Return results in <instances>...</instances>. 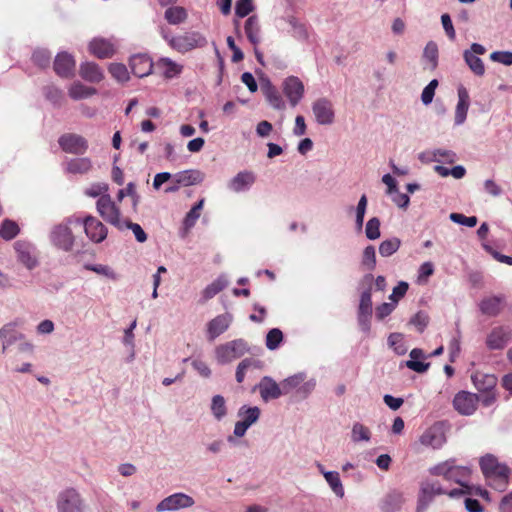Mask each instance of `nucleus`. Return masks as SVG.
I'll return each instance as SVG.
<instances>
[{"label": "nucleus", "mask_w": 512, "mask_h": 512, "mask_svg": "<svg viewBox=\"0 0 512 512\" xmlns=\"http://www.w3.org/2000/svg\"><path fill=\"white\" fill-rule=\"evenodd\" d=\"M512 340V330L509 327H495L488 334L486 345L491 350H501Z\"/></svg>", "instance_id": "nucleus-21"}, {"label": "nucleus", "mask_w": 512, "mask_h": 512, "mask_svg": "<svg viewBox=\"0 0 512 512\" xmlns=\"http://www.w3.org/2000/svg\"><path fill=\"white\" fill-rule=\"evenodd\" d=\"M79 76L86 82L98 84L105 79V72L94 61H83L79 65Z\"/></svg>", "instance_id": "nucleus-22"}, {"label": "nucleus", "mask_w": 512, "mask_h": 512, "mask_svg": "<svg viewBox=\"0 0 512 512\" xmlns=\"http://www.w3.org/2000/svg\"><path fill=\"white\" fill-rule=\"evenodd\" d=\"M457 97L458 101L455 107L454 124L460 126L466 121L470 106V96L467 88L460 85L457 89Z\"/></svg>", "instance_id": "nucleus-23"}, {"label": "nucleus", "mask_w": 512, "mask_h": 512, "mask_svg": "<svg viewBox=\"0 0 512 512\" xmlns=\"http://www.w3.org/2000/svg\"><path fill=\"white\" fill-rule=\"evenodd\" d=\"M97 212L109 224L123 229V222L121 220L120 209L112 201L109 194L102 195L98 198L96 203Z\"/></svg>", "instance_id": "nucleus-8"}, {"label": "nucleus", "mask_w": 512, "mask_h": 512, "mask_svg": "<svg viewBox=\"0 0 512 512\" xmlns=\"http://www.w3.org/2000/svg\"><path fill=\"white\" fill-rule=\"evenodd\" d=\"M68 223H76L77 225H83L86 236L94 243L103 242L108 234L106 226L97 218L91 215H87L83 218L76 215H72L68 217Z\"/></svg>", "instance_id": "nucleus-4"}, {"label": "nucleus", "mask_w": 512, "mask_h": 512, "mask_svg": "<svg viewBox=\"0 0 512 512\" xmlns=\"http://www.w3.org/2000/svg\"><path fill=\"white\" fill-rule=\"evenodd\" d=\"M307 378L306 373L299 372L292 376L287 377L281 382V386L284 394H289L292 391L298 392L299 386L303 383V381Z\"/></svg>", "instance_id": "nucleus-41"}, {"label": "nucleus", "mask_w": 512, "mask_h": 512, "mask_svg": "<svg viewBox=\"0 0 512 512\" xmlns=\"http://www.w3.org/2000/svg\"><path fill=\"white\" fill-rule=\"evenodd\" d=\"M210 410L216 421H222L228 413L226 400L222 395H214L211 399Z\"/></svg>", "instance_id": "nucleus-37"}, {"label": "nucleus", "mask_w": 512, "mask_h": 512, "mask_svg": "<svg viewBox=\"0 0 512 512\" xmlns=\"http://www.w3.org/2000/svg\"><path fill=\"white\" fill-rule=\"evenodd\" d=\"M14 249L17 254V260L28 270H33L39 265L36 248L33 244L26 241H16Z\"/></svg>", "instance_id": "nucleus-13"}, {"label": "nucleus", "mask_w": 512, "mask_h": 512, "mask_svg": "<svg viewBox=\"0 0 512 512\" xmlns=\"http://www.w3.org/2000/svg\"><path fill=\"white\" fill-rule=\"evenodd\" d=\"M165 18L171 24H179L186 20L187 12L180 6L170 7L165 11Z\"/></svg>", "instance_id": "nucleus-50"}, {"label": "nucleus", "mask_w": 512, "mask_h": 512, "mask_svg": "<svg viewBox=\"0 0 512 512\" xmlns=\"http://www.w3.org/2000/svg\"><path fill=\"white\" fill-rule=\"evenodd\" d=\"M204 178V173L197 169L180 171L172 176L173 182L181 186L199 184L204 180Z\"/></svg>", "instance_id": "nucleus-28"}, {"label": "nucleus", "mask_w": 512, "mask_h": 512, "mask_svg": "<svg viewBox=\"0 0 512 512\" xmlns=\"http://www.w3.org/2000/svg\"><path fill=\"white\" fill-rule=\"evenodd\" d=\"M282 341H283L282 331L278 328H273L268 331V333L266 335L265 344L269 350H275L280 346Z\"/></svg>", "instance_id": "nucleus-54"}, {"label": "nucleus", "mask_w": 512, "mask_h": 512, "mask_svg": "<svg viewBox=\"0 0 512 512\" xmlns=\"http://www.w3.org/2000/svg\"><path fill=\"white\" fill-rule=\"evenodd\" d=\"M446 442V436L441 424L436 423L427 428L419 437V443L432 449H440Z\"/></svg>", "instance_id": "nucleus-15"}, {"label": "nucleus", "mask_w": 512, "mask_h": 512, "mask_svg": "<svg viewBox=\"0 0 512 512\" xmlns=\"http://www.w3.org/2000/svg\"><path fill=\"white\" fill-rule=\"evenodd\" d=\"M312 112L319 125L329 126L335 121L333 103L326 97L318 98L312 103Z\"/></svg>", "instance_id": "nucleus-11"}, {"label": "nucleus", "mask_w": 512, "mask_h": 512, "mask_svg": "<svg viewBox=\"0 0 512 512\" xmlns=\"http://www.w3.org/2000/svg\"><path fill=\"white\" fill-rule=\"evenodd\" d=\"M76 223H68V217L61 223L55 225L49 234L51 244L64 252L72 251L75 244V236L70 228Z\"/></svg>", "instance_id": "nucleus-5"}, {"label": "nucleus", "mask_w": 512, "mask_h": 512, "mask_svg": "<svg viewBox=\"0 0 512 512\" xmlns=\"http://www.w3.org/2000/svg\"><path fill=\"white\" fill-rule=\"evenodd\" d=\"M20 232L16 222L5 219L0 226V236L6 241L14 239Z\"/></svg>", "instance_id": "nucleus-45"}, {"label": "nucleus", "mask_w": 512, "mask_h": 512, "mask_svg": "<svg viewBox=\"0 0 512 512\" xmlns=\"http://www.w3.org/2000/svg\"><path fill=\"white\" fill-rule=\"evenodd\" d=\"M427 156L429 161L440 162L444 161L446 163H453L456 160V154L447 149H435L431 152L424 153L420 156V159H423Z\"/></svg>", "instance_id": "nucleus-40"}, {"label": "nucleus", "mask_w": 512, "mask_h": 512, "mask_svg": "<svg viewBox=\"0 0 512 512\" xmlns=\"http://www.w3.org/2000/svg\"><path fill=\"white\" fill-rule=\"evenodd\" d=\"M44 96L48 101L56 106H60L64 100L63 91L53 85H49L44 88Z\"/></svg>", "instance_id": "nucleus-52"}, {"label": "nucleus", "mask_w": 512, "mask_h": 512, "mask_svg": "<svg viewBox=\"0 0 512 512\" xmlns=\"http://www.w3.org/2000/svg\"><path fill=\"white\" fill-rule=\"evenodd\" d=\"M450 220L454 223L467 226V227H474L476 226L478 219L476 216H465L460 213H451L449 216Z\"/></svg>", "instance_id": "nucleus-62"}, {"label": "nucleus", "mask_w": 512, "mask_h": 512, "mask_svg": "<svg viewBox=\"0 0 512 512\" xmlns=\"http://www.w3.org/2000/svg\"><path fill=\"white\" fill-rule=\"evenodd\" d=\"M58 143L64 152L70 154H84L88 149L87 140L83 136L74 133L62 135Z\"/></svg>", "instance_id": "nucleus-16"}, {"label": "nucleus", "mask_w": 512, "mask_h": 512, "mask_svg": "<svg viewBox=\"0 0 512 512\" xmlns=\"http://www.w3.org/2000/svg\"><path fill=\"white\" fill-rule=\"evenodd\" d=\"M232 322L233 315L228 312L211 319L206 326L208 340L214 341L217 337L228 330Z\"/></svg>", "instance_id": "nucleus-19"}, {"label": "nucleus", "mask_w": 512, "mask_h": 512, "mask_svg": "<svg viewBox=\"0 0 512 512\" xmlns=\"http://www.w3.org/2000/svg\"><path fill=\"white\" fill-rule=\"evenodd\" d=\"M480 467L489 482L495 490L504 491L508 484L509 469L501 464L491 454H487L480 459Z\"/></svg>", "instance_id": "nucleus-1"}, {"label": "nucleus", "mask_w": 512, "mask_h": 512, "mask_svg": "<svg viewBox=\"0 0 512 512\" xmlns=\"http://www.w3.org/2000/svg\"><path fill=\"white\" fill-rule=\"evenodd\" d=\"M479 398L477 394L461 391L453 399V406L462 415H472L477 408Z\"/></svg>", "instance_id": "nucleus-17"}, {"label": "nucleus", "mask_w": 512, "mask_h": 512, "mask_svg": "<svg viewBox=\"0 0 512 512\" xmlns=\"http://www.w3.org/2000/svg\"><path fill=\"white\" fill-rule=\"evenodd\" d=\"M439 50L435 42H428L423 51L424 69L434 70L438 65Z\"/></svg>", "instance_id": "nucleus-31"}, {"label": "nucleus", "mask_w": 512, "mask_h": 512, "mask_svg": "<svg viewBox=\"0 0 512 512\" xmlns=\"http://www.w3.org/2000/svg\"><path fill=\"white\" fill-rule=\"evenodd\" d=\"M454 463H455L454 459L446 460L444 462H441V463L429 468V473L434 476H442L446 480H449L450 475L452 473Z\"/></svg>", "instance_id": "nucleus-47"}, {"label": "nucleus", "mask_w": 512, "mask_h": 512, "mask_svg": "<svg viewBox=\"0 0 512 512\" xmlns=\"http://www.w3.org/2000/svg\"><path fill=\"white\" fill-rule=\"evenodd\" d=\"M501 299L498 297H489L481 301L480 310L483 314L495 316L500 311Z\"/></svg>", "instance_id": "nucleus-48"}, {"label": "nucleus", "mask_w": 512, "mask_h": 512, "mask_svg": "<svg viewBox=\"0 0 512 512\" xmlns=\"http://www.w3.org/2000/svg\"><path fill=\"white\" fill-rule=\"evenodd\" d=\"M367 209V197L366 195H362L358 201L357 207L355 209V222L356 227L360 230L363 227L364 217Z\"/></svg>", "instance_id": "nucleus-55"}, {"label": "nucleus", "mask_w": 512, "mask_h": 512, "mask_svg": "<svg viewBox=\"0 0 512 512\" xmlns=\"http://www.w3.org/2000/svg\"><path fill=\"white\" fill-rule=\"evenodd\" d=\"M255 182V173L249 170H243L228 181L227 188L234 193H243L250 190Z\"/></svg>", "instance_id": "nucleus-20"}, {"label": "nucleus", "mask_w": 512, "mask_h": 512, "mask_svg": "<svg viewBox=\"0 0 512 512\" xmlns=\"http://www.w3.org/2000/svg\"><path fill=\"white\" fill-rule=\"evenodd\" d=\"M486 48L478 43H473L469 49L464 50L463 59L470 71L477 77L485 74V65L480 56L486 53Z\"/></svg>", "instance_id": "nucleus-10"}, {"label": "nucleus", "mask_w": 512, "mask_h": 512, "mask_svg": "<svg viewBox=\"0 0 512 512\" xmlns=\"http://www.w3.org/2000/svg\"><path fill=\"white\" fill-rule=\"evenodd\" d=\"M490 59L493 62H498L505 66H510V65H512V52L511 51H494L490 54Z\"/></svg>", "instance_id": "nucleus-64"}, {"label": "nucleus", "mask_w": 512, "mask_h": 512, "mask_svg": "<svg viewBox=\"0 0 512 512\" xmlns=\"http://www.w3.org/2000/svg\"><path fill=\"white\" fill-rule=\"evenodd\" d=\"M89 53L97 59H111L119 50V42L115 38L94 37L88 43Z\"/></svg>", "instance_id": "nucleus-6"}, {"label": "nucleus", "mask_w": 512, "mask_h": 512, "mask_svg": "<svg viewBox=\"0 0 512 512\" xmlns=\"http://www.w3.org/2000/svg\"><path fill=\"white\" fill-rule=\"evenodd\" d=\"M204 205V199H201L196 203L190 211L186 214L183 225L186 230H190L200 217V212Z\"/></svg>", "instance_id": "nucleus-51"}, {"label": "nucleus", "mask_w": 512, "mask_h": 512, "mask_svg": "<svg viewBox=\"0 0 512 512\" xmlns=\"http://www.w3.org/2000/svg\"><path fill=\"white\" fill-rule=\"evenodd\" d=\"M262 363L252 358L243 359L236 368L235 378L238 383H242L245 379L246 372L250 369H261Z\"/></svg>", "instance_id": "nucleus-39"}, {"label": "nucleus", "mask_w": 512, "mask_h": 512, "mask_svg": "<svg viewBox=\"0 0 512 512\" xmlns=\"http://www.w3.org/2000/svg\"><path fill=\"white\" fill-rule=\"evenodd\" d=\"M351 440L354 443L369 442L371 440V431L360 422H355L351 429Z\"/></svg>", "instance_id": "nucleus-42"}, {"label": "nucleus", "mask_w": 512, "mask_h": 512, "mask_svg": "<svg viewBox=\"0 0 512 512\" xmlns=\"http://www.w3.org/2000/svg\"><path fill=\"white\" fill-rule=\"evenodd\" d=\"M22 336L18 335L13 324L9 323L0 328V341L2 343V351L5 352L8 347L13 345Z\"/></svg>", "instance_id": "nucleus-34"}, {"label": "nucleus", "mask_w": 512, "mask_h": 512, "mask_svg": "<svg viewBox=\"0 0 512 512\" xmlns=\"http://www.w3.org/2000/svg\"><path fill=\"white\" fill-rule=\"evenodd\" d=\"M324 478L328 485L330 486L331 490L334 492V494L339 498H343L345 492L339 473L336 471L325 472Z\"/></svg>", "instance_id": "nucleus-43"}, {"label": "nucleus", "mask_w": 512, "mask_h": 512, "mask_svg": "<svg viewBox=\"0 0 512 512\" xmlns=\"http://www.w3.org/2000/svg\"><path fill=\"white\" fill-rule=\"evenodd\" d=\"M388 344L398 355H403L407 351V347L403 343V335L400 333L390 334L388 337Z\"/></svg>", "instance_id": "nucleus-57"}, {"label": "nucleus", "mask_w": 512, "mask_h": 512, "mask_svg": "<svg viewBox=\"0 0 512 512\" xmlns=\"http://www.w3.org/2000/svg\"><path fill=\"white\" fill-rule=\"evenodd\" d=\"M361 264L366 270L371 271L375 269L376 252L375 248L372 245L365 247V249L363 250Z\"/></svg>", "instance_id": "nucleus-53"}, {"label": "nucleus", "mask_w": 512, "mask_h": 512, "mask_svg": "<svg viewBox=\"0 0 512 512\" xmlns=\"http://www.w3.org/2000/svg\"><path fill=\"white\" fill-rule=\"evenodd\" d=\"M67 93L72 100L80 101L96 95L97 89L76 80L67 87Z\"/></svg>", "instance_id": "nucleus-27"}, {"label": "nucleus", "mask_w": 512, "mask_h": 512, "mask_svg": "<svg viewBox=\"0 0 512 512\" xmlns=\"http://www.w3.org/2000/svg\"><path fill=\"white\" fill-rule=\"evenodd\" d=\"M129 66L136 77L143 78L153 72L154 64L148 54L137 53L129 58Z\"/></svg>", "instance_id": "nucleus-18"}, {"label": "nucleus", "mask_w": 512, "mask_h": 512, "mask_svg": "<svg viewBox=\"0 0 512 512\" xmlns=\"http://www.w3.org/2000/svg\"><path fill=\"white\" fill-rule=\"evenodd\" d=\"M470 475V469L467 466H459L454 463L452 473L450 475L449 481H454L461 485L462 487H468V477Z\"/></svg>", "instance_id": "nucleus-44"}, {"label": "nucleus", "mask_w": 512, "mask_h": 512, "mask_svg": "<svg viewBox=\"0 0 512 512\" xmlns=\"http://www.w3.org/2000/svg\"><path fill=\"white\" fill-rule=\"evenodd\" d=\"M51 55L46 49H37L32 55L33 62L39 67H46L50 63Z\"/></svg>", "instance_id": "nucleus-63"}, {"label": "nucleus", "mask_w": 512, "mask_h": 512, "mask_svg": "<svg viewBox=\"0 0 512 512\" xmlns=\"http://www.w3.org/2000/svg\"><path fill=\"white\" fill-rule=\"evenodd\" d=\"M108 185L105 183H93L84 190V194L88 197L96 198L107 194Z\"/></svg>", "instance_id": "nucleus-61"}, {"label": "nucleus", "mask_w": 512, "mask_h": 512, "mask_svg": "<svg viewBox=\"0 0 512 512\" xmlns=\"http://www.w3.org/2000/svg\"><path fill=\"white\" fill-rule=\"evenodd\" d=\"M195 504V500L192 496L183 492H177L165 497L161 500L157 506V512H174L182 509H187Z\"/></svg>", "instance_id": "nucleus-9"}, {"label": "nucleus", "mask_w": 512, "mask_h": 512, "mask_svg": "<svg viewBox=\"0 0 512 512\" xmlns=\"http://www.w3.org/2000/svg\"><path fill=\"white\" fill-rule=\"evenodd\" d=\"M434 273V265L432 262L427 261L420 265L418 269L417 282L419 284H425L428 278Z\"/></svg>", "instance_id": "nucleus-58"}, {"label": "nucleus", "mask_w": 512, "mask_h": 512, "mask_svg": "<svg viewBox=\"0 0 512 512\" xmlns=\"http://www.w3.org/2000/svg\"><path fill=\"white\" fill-rule=\"evenodd\" d=\"M156 69L160 70L166 78H173L182 71V66L172 61L170 58H161L155 64Z\"/></svg>", "instance_id": "nucleus-35"}, {"label": "nucleus", "mask_w": 512, "mask_h": 512, "mask_svg": "<svg viewBox=\"0 0 512 512\" xmlns=\"http://www.w3.org/2000/svg\"><path fill=\"white\" fill-rule=\"evenodd\" d=\"M410 359L405 362V366L417 373H424L428 370L430 363L420 361L425 358L424 351L419 348H414L410 352Z\"/></svg>", "instance_id": "nucleus-30"}, {"label": "nucleus", "mask_w": 512, "mask_h": 512, "mask_svg": "<svg viewBox=\"0 0 512 512\" xmlns=\"http://www.w3.org/2000/svg\"><path fill=\"white\" fill-rule=\"evenodd\" d=\"M229 281L225 274H221L217 279H215L212 283L206 286V288L202 291V298L204 301L212 299L215 295L225 289L228 285Z\"/></svg>", "instance_id": "nucleus-33"}, {"label": "nucleus", "mask_w": 512, "mask_h": 512, "mask_svg": "<svg viewBox=\"0 0 512 512\" xmlns=\"http://www.w3.org/2000/svg\"><path fill=\"white\" fill-rule=\"evenodd\" d=\"M111 77L120 84H125L130 80V73L123 63L112 62L107 67Z\"/></svg>", "instance_id": "nucleus-38"}, {"label": "nucleus", "mask_w": 512, "mask_h": 512, "mask_svg": "<svg viewBox=\"0 0 512 512\" xmlns=\"http://www.w3.org/2000/svg\"><path fill=\"white\" fill-rule=\"evenodd\" d=\"M471 379L476 389L480 392L493 390L497 384V378L494 375L479 371L475 372Z\"/></svg>", "instance_id": "nucleus-29"}, {"label": "nucleus", "mask_w": 512, "mask_h": 512, "mask_svg": "<svg viewBox=\"0 0 512 512\" xmlns=\"http://www.w3.org/2000/svg\"><path fill=\"white\" fill-rule=\"evenodd\" d=\"M445 493L446 492L442 489L438 482H423L420 487L416 512H426L434 497Z\"/></svg>", "instance_id": "nucleus-12"}, {"label": "nucleus", "mask_w": 512, "mask_h": 512, "mask_svg": "<svg viewBox=\"0 0 512 512\" xmlns=\"http://www.w3.org/2000/svg\"><path fill=\"white\" fill-rule=\"evenodd\" d=\"M76 62L74 57L67 52H60L54 60V71L62 78L74 76Z\"/></svg>", "instance_id": "nucleus-24"}, {"label": "nucleus", "mask_w": 512, "mask_h": 512, "mask_svg": "<svg viewBox=\"0 0 512 512\" xmlns=\"http://www.w3.org/2000/svg\"><path fill=\"white\" fill-rule=\"evenodd\" d=\"M93 168L92 160L89 157L71 158L65 161L63 169L66 173L84 175Z\"/></svg>", "instance_id": "nucleus-26"}, {"label": "nucleus", "mask_w": 512, "mask_h": 512, "mask_svg": "<svg viewBox=\"0 0 512 512\" xmlns=\"http://www.w3.org/2000/svg\"><path fill=\"white\" fill-rule=\"evenodd\" d=\"M87 270L93 271L99 275L105 276L106 278L117 281L119 279V274L110 266L103 264H87L85 265Z\"/></svg>", "instance_id": "nucleus-49"}, {"label": "nucleus", "mask_w": 512, "mask_h": 512, "mask_svg": "<svg viewBox=\"0 0 512 512\" xmlns=\"http://www.w3.org/2000/svg\"><path fill=\"white\" fill-rule=\"evenodd\" d=\"M261 415V410L257 406L243 405L238 409L237 416L241 421L247 423L248 426H252L258 422Z\"/></svg>", "instance_id": "nucleus-36"}, {"label": "nucleus", "mask_w": 512, "mask_h": 512, "mask_svg": "<svg viewBox=\"0 0 512 512\" xmlns=\"http://www.w3.org/2000/svg\"><path fill=\"white\" fill-rule=\"evenodd\" d=\"M254 9L252 0H238L235 5V14L239 18L248 16Z\"/></svg>", "instance_id": "nucleus-60"}, {"label": "nucleus", "mask_w": 512, "mask_h": 512, "mask_svg": "<svg viewBox=\"0 0 512 512\" xmlns=\"http://www.w3.org/2000/svg\"><path fill=\"white\" fill-rule=\"evenodd\" d=\"M262 90H263L266 100L274 109H276V110L285 109L286 105H285V102H284L282 96L279 94L277 89L269 81L262 87Z\"/></svg>", "instance_id": "nucleus-32"}, {"label": "nucleus", "mask_w": 512, "mask_h": 512, "mask_svg": "<svg viewBox=\"0 0 512 512\" xmlns=\"http://www.w3.org/2000/svg\"><path fill=\"white\" fill-rule=\"evenodd\" d=\"M250 347L244 339H234L215 347V360L219 365H227L249 353Z\"/></svg>", "instance_id": "nucleus-3"}, {"label": "nucleus", "mask_w": 512, "mask_h": 512, "mask_svg": "<svg viewBox=\"0 0 512 512\" xmlns=\"http://www.w3.org/2000/svg\"><path fill=\"white\" fill-rule=\"evenodd\" d=\"M358 313L372 314V299L370 288L363 291L361 294Z\"/></svg>", "instance_id": "nucleus-59"}, {"label": "nucleus", "mask_w": 512, "mask_h": 512, "mask_svg": "<svg viewBox=\"0 0 512 512\" xmlns=\"http://www.w3.org/2000/svg\"><path fill=\"white\" fill-rule=\"evenodd\" d=\"M365 234L369 240H376L380 237V220L377 217L368 220L365 227Z\"/></svg>", "instance_id": "nucleus-56"}, {"label": "nucleus", "mask_w": 512, "mask_h": 512, "mask_svg": "<svg viewBox=\"0 0 512 512\" xmlns=\"http://www.w3.org/2000/svg\"><path fill=\"white\" fill-rule=\"evenodd\" d=\"M55 510L56 512H87L88 504L78 488L67 486L56 494Z\"/></svg>", "instance_id": "nucleus-2"}, {"label": "nucleus", "mask_w": 512, "mask_h": 512, "mask_svg": "<svg viewBox=\"0 0 512 512\" xmlns=\"http://www.w3.org/2000/svg\"><path fill=\"white\" fill-rule=\"evenodd\" d=\"M258 389L261 398L267 402L272 399L279 398L283 393L281 384H278L274 379L269 376H264L259 384Z\"/></svg>", "instance_id": "nucleus-25"}, {"label": "nucleus", "mask_w": 512, "mask_h": 512, "mask_svg": "<svg viewBox=\"0 0 512 512\" xmlns=\"http://www.w3.org/2000/svg\"><path fill=\"white\" fill-rule=\"evenodd\" d=\"M284 95L292 107L297 106L304 97L305 87L303 82L296 76H289L282 83Z\"/></svg>", "instance_id": "nucleus-14"}, {"label": "nucleus", "mask_w": 512, "mask_h": 512, "mask_svg": "<svg viewBox=\"0 0 512 512\" xmlns=\"http://www.w3.org/2000/svg\"><path fill=\"white\" fill-rule=\"evenodd\" d=\"M401 246V240L397 237H392L382 241L379 245V253L382 257H389L396 253Z\"/></svg>", "instance_id": "nucleus-46"}, {"label": "nucleus", "mask_w": 512, "mask_h": 512, "mask_svg": "<svg viewBox=\"0 0 512 512\" xmlns=\"http://www.w3.org/2000/svg\"><path fill=\"white\" fill-rule=\"evenodd\" d=\"M170 47L180 53L188 52L206 44V39L200 34H164Z\"/></svg>", "instance_id": "nucleus-7"}]
</instances>
